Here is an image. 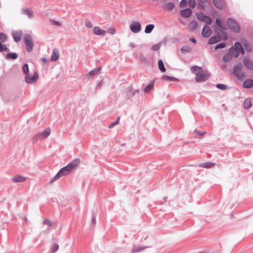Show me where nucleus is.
<instances>
[{
	"instance_id": "nucleus-21",
	"label": "nucleus",
	"mask_w": 253,
	"mask_h": 253,
	"mask_svg": "<svg viewBox=\"0 0 253 253\" xmlns=\"http://www.w3.org/2000/svg\"><path fill=\"white\" fill-rule=\"evenodd\" d=\"M18 57V55L16 53H8L5 55V58L8 60H14L17 59Z\"/></svg>"
},
{
	"instance_id": "nucleus-45",
	"label": "nucleus",
	"mask_w": 253,
	"mask_h": 253,
	"mask_svg": "<svg viewBox=\"0 0 253 253\" xmlns=\"http://www.w3.org/2000/svg\"><path fill=\"white\" fill-rule=\"evenodd\" d=\"M8 50V48L5 45H2L1 43H0V52L7 51Z\"/></svg>"
},
{
	"instance_id": "nucleus-14",
	"label": "nucleus",
	"mask_w": 253,
	"mask_h": 253,
	"mask_svg": "<svg viewBox=\"0 0 253 253\" xmlns=\"http://www.w3.org/2000/svg\"><path fill=\"white\" fill-rule=\"evenodd\" d=\"M243 62L247 68L253 70V62L252 61L248 58H244Z\"/></svg>"
},
{
	"instance_id": "nucleus-22",
	"label": "nucleus",
	"mask_w": 253,
	"mask_h": 253,
	"mask_svg": "<svg viewBox=\"0 0 253 253\" xmlns=\"http://www.w3.org/2000/svg\"><path fill=\"white\" fill-rule=\"evenodd\" d=\"M216 24L222 29L224 30H227V27L226 26H225L224 23L221 20L220 18H216Z\"/></svg>"
},
{
	"instance_id": "nucleus-58",
	"label": "nucleus",
	"mask_w": 253,
	"mask_h": 253,
	"mask_svg": "<svg viewBox=\"0 0 253 253\" xmlns=\"http://www.w3.org/2000/svg\"><path fill=\"white\" fill-rule=\"evenodd\" d=\"M138 92L139 90L138 89L134 90L132 93V96L134 95L136 93H138Z\"/></svg>"
},
{
	"instance_id": "nucleus-11",
	"label": "nucleus",
	"mask_w": 253,
	"mask_h": 253,
	"mask_svg": "<svg viewBox=\"0 0 253 253\" xmlns=\"http://www.w3.org/2000/svg\"><path fill=\"white\" fill-rule=\"evenodd\" d=\"M191 14L192 10L189 8L181 10L180 11V15L182 17L184 18H189L191 16Z\"/></svg>"
},
{
	"instance_id": "nucleus-61",
	"label": "nucleus",
	"mask_w": 253,
	"mask_h": 253,
	"mask_svg": "<svg viewBox=\"0 0 253 253\" xmlns=\"http://www.w3.org/2000/svg\"><path fill=\"white\" fill-rule=\"evenodd\" d=\"M224 40H227V37L226 35H225V36L223 37V38Z\"/></svg>"
},
{
	"instance_id": "nucleus-16",
	"label": "nucleus",
	"mask_w": 253,
	"mask_h": 253,
	"mask_svg": "<svg viewBox=\"0 0 253 253\" xmlns=\"http://www.w3.org/2000/svg\"><path fill=\"white\" fill-rule=\"evenodd\" d=\"M213 3L216 7L220 9H222L224 5L223 0H213Z\"/></svg>"
},
{
	"instance_id": "nucleus-13",
	"label": "nucleus",
	"mask_w": 253,
	"mask_h": 253,
	"mask_svg": "<svg viewBox=\"0 0 253 253\" xmlns=\"http://www.w3.org/2000/svg\"><path fill=\"white\" fill-rule=\"evenodd\" d=\"M22 13L26 15L29 18H32L34 16L33 11L29 8L22 9Z\"/></svg>"
},
{
	"instance_id": "nucleus-3",
	"label": "nucleus",
	"mask_w": 253,
	"mask_h": 253,
	"mask_svg": "<svg viewBox=\"0 0 253 253\" xmlns=\"http://www.w3.org/2000/svg\"><path fill=\"white\" fill-rule=\"evenodd\" d=\"M23 40L26 46L27 51L29 52H31L33 50L34 46L32 37L29 34H26L24 36Z\"/></svg>"
},
{
	"instance_id": "nucleus-48",
	"label": "nucleus",
	"mask_w": 253,
	"mask_h": 253,
	"mask_svg": "<svg viewBox=\"0 0 253 253\" xmlns=\"http://www.w3.org/2000/svg\"><path fill=\"white\" fill-rule=\"evenodd\" d=\"M59 249V245L57 244H54L53 245L52 248H51V251L52 252H55L57 251Z\"/></svg>"
},
{
	"instance_id": "nucleus-50",
	"label": "nucleus",
	"mask_w": 253,
	"mask_h": 253,
	"mask_svg": "<svg viewBox=\"0 0 253 253\" xmlns=\"http://www.w3.org/2000/svg\"><path fill=\"white\" fill-rule=\"evenodd\" d=\"M187 2L186 0H182L180 2V6L181 7H184L187 5Z\"/></svg>"
},
{
	"instance_id": "nucleus-41",
	"label": "nucleus",
	"mask_w": 253,
	"mask_h": 253,
	"mask_svg": "<svg viewBox=\"0 0 253 253\" xmlns=\"http://www.w3.org/2000/svg\"><path fill=\"white\" fill-rule=\"evenodd\" d=\"M23 72L26 75H29V67L27 64H25L23 66Z\"/></svg>"
},
{
	"instance_id": "nucleus-10",
	"label": "nucleus",
	"mask_w": 253,
	"mask_h": 253,
	"mask_svg": "<svg viewBox=\"0 0 253 253\" xmlns=\"http://www.w3.org/2000/svg\"><path fill=\"white\" fill-rule=\"evenodd\" d=\"M27 179V177L20 175H16L11 178V181L15 183L23 182Z\"/></svg>"
},
{
	"instance_id": "nucleus-56",
	"label": "nucleus",
	"mask_w": 253,
	"mask_h": 253,
	"mask_svg": "<svg viewBox=\"0 0 253 253\" xmlns=\"http://www.w3.org/2000/svg\"><path fill=\"white\" fill-rule=\"evenodd\" d=\"M54 25L58 26H61V24L58 21H54Z\"/></svg>"
},
{
	"instance_id": "nucleus-12",
	"label": "nucleus",
	"mask_w": 253,
	"mask_h": 253,
	"mask_svg": "<svg viewBox=\"0 0 253 253\" xmlns=\"http://www.w3.org/2000/svg\"><path fill=\"white\" fill-rule=\"evenodd\" d=\"M59 58V53L58 49L54 48L53 49L52 54L51 56L50 60L52 61H56Z\"/></svg>"
},
{
	"instance_id": "nucleus-51",
	"label": "nucleus",
	"mask_w": 253,
	"mask_h": 253,
	"mask_svg": "<svg viewBox=\"0 0 253 253\" xmlns=\"http://www.w3.org/2000/svg\"><path fill=\"white\" fill-rule=\"evenodd\" d=\"M189 5L192 8H194L195 6V2L194 0H189Z\"/></svg>"
},
{
	"instance_id": "nucleus-54",
	"label": "nucleus",
	"mask_w": 253,
	"mask_h": 253,
	"mask_svg": "<svg viewBox=\"0 0 253 253\" xmlns=\"http://www.w3.org/2000/svg\"><path fill=\"white\" fill-rule=\"evenodd\" d=\"M108 32L111 34H114L115 33V30L114 28H109L108 29Z\"/></svg>"
},
{
	"instance_id": "nucleus-47",
	"label": "nucleus",
	"mask_w": 253,
	"mask_h": 253,
	"mask_svg": "<svg viewBox=\"0 0 253 253\" xmlns=\"http://www.w3.org/2000/svg\"><path fill=\"white\" fill-rule=\"evenodd\" d=\"M43 223L45 225H47L48 227H51L52 225V222L49 219H45L43 220Z\"/></svg>"
},
{
	"instance_id": "nucleus-46",
	"label": "nucleus",
	"mask_w": 253,
	"mask_h": 253,
	"mask_svg": "<svg viewBox=\"0 0 253 253\" xmlns=\"http://www.w3.org/2000/svg\"><path fill=\"white\" fill-rule=\"evenodd\" d=\"M226 46V43L225 42L220 43L215 46V48L216 49L218 48H223Z\"/></svg>"
},
{
	"instance_id": "nucleus-44",
	"label": "nucleus",
	"mask_w": 253,
	"mask_h": 253,
	"mask_svg": "<svg viewBox=\"0 0 253 253\" xmlns=\"http://www.w3.org/2000/svg\"><path fill=\"white\" fill-rule=\"evenodd\" d=\"M161 45V44L160 43L154 44L151 47L152 50L157 51L160 49Z\"/></svg>"
},
{
	"instance_id": "nucleus-40",
	"label": "nucleus",
	"mask_w": 253,
	"mask_h": 253,
	"mask_svg": "<svg viewBox=\"0 0 253 253\" xmlns=\"http://www.w3.org/2000/svg\"><path fill=\"white\" fill-rule=\"evenodd\" d=\"M231 55L229 54H226V55H224L223 57V60L224 62H229L231 59Z\"/></svg>"
},
{
	"instance_id": "nucleus-28",
	"label": "nucleus",
	"mask_w": 253,
	"mask_h": 253,
	"mask_svg": "<svg viewBox=\"0 0 253 253\" xmlns=\"http://www.w3.org/2000/svg\"><path fill=\"white\" fill-rule=\"evenodd\" d=\"M101 69V67L98 68L94 69L92 71H90L88 73V75L90 77H92L97 74Z\"/></svg>"
},
{
	"instance_id": "nucleus-37",
	"label": "nucleus",
	"mask_w": 253,
	"mask_h": 253,
	"mask_svg": "<svg viewBox=\"0 0 253 253\" xmlns=\"http://www.w3.org/2000/svg\"><path fill=\"white\" fill-rule=\"evenodd\" d=\"M202 68L201 67L195 65L192 66L191 68V71L193 73L196 74L197 72V71L198 70L199 71L201 70Z\"/></svg>"
},
{
	"instance_id": "nucleus-25",
	"label": "nucleus",
	"mask_w": 253,
	"mask_h": 253,
	"mask_svg": "<svg viewBox=\"0 0 253 253\" xmlns=\"http://www.w3.org/2000/svg\"><path fill=\"white\" fill-rule=\"evenodd\" d=\"M252 106L251 100L250 98L246 99L244 102V107L246 109L250 108Z\"/></svg>"
},
{
	"instance_id": "nucleus-49",
	"label": "nucleus",
	"mask_w": 253,
	"mask_h": 253,
	"mask_svg": "<svg viewBox=\"0 0 253 253\" xmlns=\"http://www.w3.org/2000/svg\"><path fill=\"white\" fill-rule=\"evenodd\" d=\"M204 22H205L207 24L209 25H211L212 23V20L211 19L209 16H207L205 19V20H204Z\"/></svg>"
},
{
	"instance_id": "nucleus-36",
	"label": "nucleus",
	"mask_w": 253,
	"mask_h": 253,
	"mask_svg": "<svg viewBox=\"0 0 253 253\" xmlns=\"http://www.w3.org/2000/svg\"><path fill=\"white\" fill-rule=\"evenodd\" d=\"M235 76H236L237 79L239 80H242L245 78V74L243 72H238L235 74Z\"/></svg>"
},
{
	"instance_id": "nucleus-30",
	"label": "nucleus",
	"mask_w": 253,
	"mask_h": 253,
	"mask_svg": "<svg viewBox=\"0 0 253 253\" xmlns=\"http://www.w3.org/2000/svg\"><path fill=\"white\" fill-rule=\"evenodd\" d=\"M147 248L148 247L146 246H139L136 248L133 249V250L131 251V253L139 252Z\"/></svg>"
},
{
	"instance_id": "nucleus-2",
	"label": "nucleus",
	"mask_w": 253,
	"mask_h": 253,
	"mask_svg": "<svg viewBox=\"0 0 253 253\" xmlns=\"http://www.w3.org/2000/svg\"><path fill=\"white\" fill-rule=\"evenodd\" d=\"M210 77V74L203 71L202 69L196 74L195 79L197 82H203L207 80Z\"/></svg>"
},
{
	"instance_id": "nucleus-7",
	"label": "nucleus",
	"mask_w": 253,
	"mask_h": 253,
	"mask_svg": "<svg viewBox=\"0 0 253 253\" xmlns=\"http://www.w3.org/2000/svg\"><path fill=\"white\" fill-rule=\"evenodd\" d=\"M12 37L15 42H19L21 40L22 36V31L20 30L13 31L12 32Z\"/></svg>"
},
{
	"instance_id": "nucleus-43",
	"label": "nucleus",
	"mask_w": 253,
	"mask_h": 253,
	"mask_svg": "<svg viewBox=\"0 0 253 253\" xmlns=\"http://www.w3.org/2000/svg\"><path fill=\"white\" fill-rule=\"evenodd\" d=\"M216 87L221 90H225L227 88V85L224 84H218L216 85Z\"/></svg>"
},
{
	"instance_id": "nucleus-33",
	"label": "nucleus",
	"mask_w": 253,
	"mask_h": 253,
	"mask_svg": "<svg viewBox=\"0 0 253 253\" xmlns=\"http://www.w3.org/2000/svg\"><path fill=\"white\" fill-rule=\"evenodd\" d=\"M7 36L3 33H0V43L4 42L7 41Z\"/></svg>"
},
{
	"instance_id": "nucleus-26",
	"label": "nucleus",
	"mask_w": 253,
	"mask_h": 253,
	"mask_svg": "<svg viewBox=\"0 0 253 253\" xmlns=\"http://www.w3.org/2000/svg\"><path fill=\"white\" fill-rule=\"evenodd\" d=\"M214 165V164L213 163L209 162L200 164L199 167L205 168H211Z\"/></svg>"
},
{
	"instance_id": "nucleus-52",
	"label": "nucleus",
	"mask_w": 253,
	"mask_h": 253,
	"mask_svg": "<svg viewBox=\"0 0 253 253\" xmlns=\"http://www.w3.org/2000/svg\"><path fill=\"white\" fill-rule=\"evenodd\" d=\"M85 25L87 28H91L92 27V23L88 20L85 21Z\"/></svg>"
},
{
	"instance_id": "nucleus-4",
	"label": "nucleus",
	"mask_w": 253,
	"mask_h": 253,
	"mask_svg": "<svg viewBox=\"0 0 253 253\" xmlns=\"http://www.w3.org/2000/svg\"><path fill=\"white\" fill-rule=\"evenodd\" d=\"M227 23L229 29L235 33H239L240 31V25L232 18H228Z\"/></svg>"
},
{
	"instance_id": "nucleus-27",
	"label": "nucleus",
	"mask_w": 253,
	"mask_h": 253,
	"mask_svg": "<svg viewBox=\"0 0 253 253\" xmlns=\"http://www.w3.org/2000/svg\"><path fill=\"white\" fill-rule=\"evenodd\" d=\"M154 28V24H149L146 26L145 29V32L146 34L150 33Z\"/></svg>"
},
{
	"instance_id": "nucleus-18",
	"label": "nucleus",
	"mask_w": 253,
	"mask_h": 253,
	"mask_svg": "<svg viewBox=\"0 0 253 253\" xmlns=\"http://www.w3.org/2000/svg\"><path fill=\"white\" fill-rule=\"evenodd\" d=\"M93 33L96 35H102L105 34L106 33V31L102 30L100 27L96 26L94 27L93 29Z\"/></svg>"
},
{
	"instance_id": "nucleus-38",
	"label": "nucleus",
	"mask_w": 253,
	"mask_h": 253,
	"mask_svg": "<svg viewBox=\"0 0 253 253\" xmlns=\"http://www.w3.org/2000/svg\"><path fill=\"white\" fill-rule=\"evenodd\" d=\"M243 44L244 45V47L245 48V49L249 51H251L252 50V47L251 46V45L249 44L246 41H245L244 42H243Z\"/></svg>"
},
{
	"instance_id": "nucleus-53",
	"label": "nucleus",
	"mask_w": 253,
	"mask_h": 253,
	"mask_svg": "<svg viewBox=\"0 0 253 253\" xmlns=\"http://www.w3.org/2000/svg\"><path fill=\"white\" fill-rule=\"evenodd\" d=\"M195 132L197 133V134H198L200 136L203 135L205 133V132H201V131H200L199 130H198L197 129H195Z\"/></svg>"
},
{
	"instance_id": "nucleus-23",
	"label": "nucleus",
	"mask_w": 253,
	"mask_h": 253,
	"mask_svg": "<svg viewBox=\"0 0 253 253\" xmlns=\"http://www.w3.org/2000/svg\"><path fill=\"white\" fill-rule=\"evenodd\" d=\"M234 48H236L237 50L240 51L242 54L244 53V49L243 48L242 44L239 42H236L234 44Z\"/></svg>"
},
{
	"instance_id": "nucleus-19",
	"label": "nucleus",
	"mask_w": 253,
	"mask_h": 253,
	"mask_svg": "<svg viewBox=\"0 0 253 253\" xmlns=\"http://www.w3.org/2000/svg\"><path fill=\"white\" fill-rule=\"evenodd\" d=\"M229 53L234 56L235 57H237L239 56L240 52L236 49V48H234L233 46L230 48L229 50Z\"/></svg>"
},
{
	"instance_id": "nucleus-60",
	"label": "nucleus",
	"mask_w": 253,
	"mask_h": 253,
	"mask_svg": "<svg viewBox=\"0 0 253 253\" xmlns=\"http://www.w3.org/2000/svg\"><path fill=\"white\" fill-rule=\"evenodd\" d=\"M92 223H95V216L93 215H92Z\"/></svg>"
},
{
	"instance_id": "nucleus-8",
	"label": "nucleus",
	"mask_w": 253,
	"mask_h": 253,
	"mask_svg": "<svg viewBox=\"0 0 253 253\" xmlns=\"http://www.w3.org/2000/svg\"><path fill=\"white\" fill-rule=\"evenodd\" d=\"M211 34V30L210 27L208 25H205L202 32V36L205 38H209Z\"/></svg>"
},
{
	"instance_id": "nucleus-31",
	"label": "nucleus",
	"mask_w": 253,
	"mask_h": 253,
	"mask_svg": "<svg viewBox=\"0 0 253 253\" xmlns=\"http://www.w3.org/2000/svg\"><path fill=\"white\" fill-rule=\"evenodd\" d=\"M197 23L195 21H192L189 24V28L191 31H194L197 27Z\"/></svg>"
},
{
	"instance_id": "nucleus-9",
	"label": "nucleus",
	"mask_w": 253,
	"mask_h": 253,
	"mask_svg": "<svg viewBox=\"0 0 253 253\" xmlns=\"http://www.w3.org/2000/svg\"><path fill=\"white\" fill-rule=\"evenodd\" d=\"M50 133V129L49 127L46 128L44 131L42 132L38 133L37 135V137L38 138H43L47 137L49 135Z\"/></svg>"
},
{
	"instance_id": "nucleus-6",
	"label": "nucleus",
	"mask_w": 253,
	"mask_h": 253,
	"mask_svg": "<svg viewBox=\"0 0 253 253\" xmlns=\"http://www.w3.org/2000/svg\"><path fill=\"white\" fill-rule=\"evenodd\" d=\"M38 78V74L35 72L33 76L27 75L26 76L25 79V81L28 84H32L34 83Z\"/></svg>"
},
{
	"instance_id": "nucleus-57",
	"label": "nucleus",
	"mask_w": 253,
	"mask_h": 253,
	"mask_svg": "<svg viewBox=\"0 0 253 253\" xmlns=\"http://www.w3.org/2000/svg\"><path fill=\"white\" fill-rule=\"evenodd\" d=\"M41 60L43 63H45L46 62V61H47L46 58H45V57L42 58L41 59Z\"/></svg>"
},
{
	"instance_id": "nucleus-59",
	"label": "nucleus",
	"mask_w": 253,
	"mask_h": 253,
	"mask_svg": "<svg viewBox=\"0 0 253 253\" xmlns=\"http://www.w3.org/2000/svg\"><path fill=\"white\" fill-rule=\"evenodd\" d=\"M129 45L130 46H131L132 48H133L135 47V45H134V43H133V42L129 43Z\"/></svg>"
},
{
	"instance_id": "nucleus-55",
	"label": "nucleus",
	"mask_w": 253,
	"mask_h": 253,
	"mask_svg": "<svg viewBox=\"0 0 253 253\" xmlns=\"http://www.w3.org/2000/svg\"><path fill=\"white\" fill-rule=\"evenodd\" d=\"M189 40H190V41L191 42H193V43H196V39H195V38H190V39H189Z\"/></svg>"
},
{
	"instance_id": "nucleus-15",
	"label": "nucleus",
	"mask_w": 253,
	"mask_h": 253,
	"mask_svg": "<svg viewBox=\"0 0 253 253\" xmlns=\"http://www.w3.org/2000/svg\"><path fill=\"white\" fill-rule=\"evenodd\" d=\"M253 86V80L248 79L245 81L243 84V87L245 88H250Z\"/></svg>"
},
{
	"instance_id": "nucleus-62",
	"label": "nucleus",
	"mask_w": 253,
	"mask_h": 253,
	"mask_svg": "<svg viewBox=\"0 0 253 253\" xmlns=\"http://www.w3.org/2000/svg\"><path fill=\"white\" fill-rule=\"evenodd\" d=\"M167 199V197H166V198H165V201H166Z\"/></svg>"
},
{
	"instance_id": "nucleus-20",
	"label": "nucleus",
	"mask_w": 253,
	"mask_h": 253,
	"mask_svg": "<svg viewBox=\"0 0 253 253\" xmlns=\"http://www.w3.org/2000/svg\"><path fill=\"white\" fill-rule=\"evenodd\" d=\"M243 68V65L241 63H239L235 65L233 68V73L235 74L242 70Z\"/></svg>"
},
{
	"instance_id": "nucleus-34",
	"label": "nucleus",
	"mask_w": 253,
	"mask_h": 253,
	"mask_svg": "<svg viewBox=\"0 0 253 253\" xmlns=\"http://www.w3.org/2000/svg\"><path fill=\"white\" fill-rule=\"evenodd\" d=\"M192 50V48L189 46H184L181 48V51L183 53L190 52Z\"/></svg>"
},
{
	"instance_id": "nucleus-1",
	"label": "nucleus",
	"mask_w": 253,
	"mask_h": 253,
	"mask_svg": "<svg viewBox=\"0 0 253 253\" xmlns=\"http://www.w3.org/2000/svg\"><path fill=\"white\" fill-rule=\"evenodd\" d=\"M80 163L79 159H75L66 166L60 169L58 172L50 180V183H52L61 176L68 174L71 171L78 166Z\"/></svg>"
},
{
	"instance_id": "nucleus-24",
	"label": "nucleus",
	"mask_w": 253,
	"mask_h": 253,
	"mask_svg": "<svg viewBox=\"0 0 253 253\" xmlns=\"http://www.w3.org/2000/svg\"><path fill=\"white\" fill-rule=\"evenodd\" d=\"M155 81V80H153L148 85L146 86V87L144 88L145 92H149L154 87Z\"/></svg>"
},
{
	"instance_id": "nucleus-5",
	"label": "nucleus",
	"mask_w": 253,
	"mask_h": 253,
	"mask_svg": "<svg viewBox=\"0 0 253 253\" xmlns=\"http://www.w3.org/2000/svg\"><path fill=\"white\" fill-rule=\"evenodd\" d=\"M129 28L133 33H138L141 30V25L138 21H133L130 24Z\"/></svg>"
},
{
	"instance_id": "nucleus-32",
	"label": "nucleus",
	"mask_w": 253,
	"mask_h": 253,
	"mask_svg": "<svg viewBox=\"0 0 253 253\" xmlns=\"http://www.w3.org/2000/svg\"><path fill=\"white\" fill-rule=\"evenodd\" d=\"M162 78L166 80V81H173V82H175V81H178V79L175 77H169V76H163Z\"/></svg>"
},
{
	"instance_id": "nucleus-17",
	"label": "nucleus",
	"mask_w": 253,
	"mask_h": 253,
	"mask_svg": "<svg viewBox=\"0 0 253 253\" xmlns=\"http://www.w3.org/2000/svg\"><path fill=\"white\" fill-rule=\"evenodd\" d=\"M221 41V38L219 36H214L210 39L208 42L209 44H213Z\"/></svg>"
},
{
	"instance_id": "nucleus-42",
	"label": "nucleus",
	"mask_w": 253,
	"mask_h": 253,
	"mask_svg": "<svg viewBox=\"0 0 253 253\" xmlns=\"http://www.w3.org/2000/svg\"><path fill=\"white\" fill-rule=\"evenodd\" d=\"M197 16L200 21H204L207 16L204 15L203 13H200Z\"/></svg>"
},
{
	"instance_id": "nucleus-29",
	"label": "nucleus",
	"mask_w": 253,
	"mask_h": 253,
	"mask_svg": "<svg viewBox=\"0 0 253 253\" xmlns=\"http://www.w3.org/2000/svg\"><path fill=\"white\" fill-rule=\"evenodd\" d=\"M158 66L160 70L162 72L164 73L166 72V68L162 60H159L158 61Z\"/></svg>"
},
{
	"instance_id": "nucleus-35",
	"label": "nucleus",
	"mask_w": 253,
	"mask_h": 253,
	"mask_svg": "<svg viewBox=\"0 0 253 253\" xmlns=\"http://www.w3.org/2000/svg\"><path fill=\"white\" fill-rule=\"evenodd\" d=\"M174 4L171 2H168L165 5V8L169 10H172L174 8Z\"/></svg>"
},
{
	"instance_id": "nucleus-39",
	"label": "nucleus",
	"mask_w": 253,
	"mask_h": 253,
	"mask_svg": "<svg viewBox=\"0 0 253 253\" xmlns=\"http://www.w3.org/2000/svg\"><path fill=\"white\" fill-rule=\"evenodd\" d=\"M120 117H118L117 118V119L113 123H111L109 125V128H113V127H114L115 126H116L117 125H118L119 123V121H120Z\"/></svg>"
}]
</instances>
